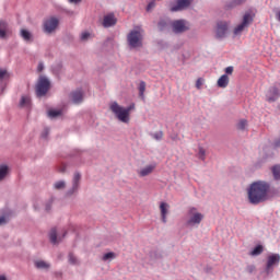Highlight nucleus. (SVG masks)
<instances>
[{
  "mask_svg": "<svg viewBox=\"0 0 280 280\" xmlns=\"http://www.w3.org/2000/svg\"><path fill=\"white\" fill-rule=\"evenodd\" d=\"M269 190L270 186L267 182H254L247 190L249 202L257 205L266 201Z\"/></svg>",
  "mask_w": 280,
  "mask_h": 280,
  "instance_id": "1",
  "label": "nucleus"
},
{
  "mask_svg": "<svg viewBox=\"0 0 280 280\" xmlns=\"http://www.w3.org/2000/svg\"><path fill=\"white\" fill-rule=\"evenodd\" d=\"M135 108H136L135 104L129 105V107H122L118 103H112V105L109 106V109L114 113L116 118L120 122H125L126 125H128L130 122L131 112Z\"/></svg>",
  "mask_w": 280,
  "mask_h": 280,
  "instance_id": "2",
  "label": "nucleus"
},
{
  "mask_svg": "<svg viewBox=\"0 0 280 280\" xmlns=\"http://www.w3.org/2000/svg\"><path fill=\"white\" fill-rule=\"evenodd\" d=\"M127 44L129 48H142L143 33L141 31H130L127 35Z\"/></svg>",
  "mask_w": 280,
  "mask_h": 280,
  "instance_id": "3",
  "label": "nucleus"
},
{
  "mask_svg": "<svg viewBox=\"0 0 280 280\" xmlns=\"http://www.w3.org/2000/svg\"><path fill=\"white\" fill-rule=\"evenodd\" d=\"M51 88V82L47 77H39L36 84V95L37 97H45L47 93H49V89Z\"/></svg>",
  "mask_w": 280,
  "mask_h": 280,
  "instance_id": "4",
  "label": "nucleus"
},
{
  "mask_svg": "<svg viewBox=\"0 0 280 280\" xmlns=\"http://www.w3.org/2000/svg\"><path fill=\"white\" fill-rule=\"evenodd\" d=\"M58 25H60V20L58 18L50 16L46 19L43 23L44 34H54V32L58 30Z\"/></svg>",
  "mask_w": 280,
  "mask_h": 280,
  "instance_id": "5",
  "label": "nucleus"
},
{
  "mask_svg": "<svg viewBox=\"0 0 280 280\" xmlns=\"http://www.w3.org/2000/svg\"><path fill=\"white\" fill-rule=\"evenodd\" d=\"M202 219H205V214H202V212H198L197 208H189L187 220L188 225H199Z\"/></svg>",
  "mask_w": 280,
  "mask_h": 280,
  "instance_id": "6",
  "label": "nucleus"
},
{
  "mask_svg": "<svg viewBox=\"0 0 280 280\" xmlns=\"http://www.w3.org/2000/svg\"><path fill=\"white\" fill-rule=\"evenodd\" d=\"M254 19L253 13H245L243 18L242 24H238L233 31L235 36L242 35V33L245 31V28H248L249 24H252Z\"/></svg>",
  "mask_w": 280,
  "mask_h": 280,
  "instance_id": "7",
  "label": "nucleus"
},
{
  "mask_svg": "<svg viewBox=\"0 0 280 280\" xmlns=\"http://www.w3.org/2000/svg\"><path fill=\"white\" fill-rule=\"evenodd\" d=\"M82 180V175L80 173H74L72 178V187L68 189L66 196H73V194H78L80 189V182Z\"/></svg>",
  "mask_w": 280,
  "mask_h": 280,
  "instance_id": "8",
  "label": "nucleus"
},
{
  "mask_svg": "<svg viewBox=\"0 0 280 280\" xmlns=\"http://www.w3.org/2000/svg\"><path fill=\"white\" fill-rule=\"evenodd\" d=\"M172 28L174 33H186V31H189L190 26L186 20H176L172 23Z\"/></svg>",
  "mask_w": 280,
  "mask_h": 280,
  "instance_id": "9",
  "label": "nucleus"
},
{
  "mask_svg": "<svg viewBox=\"0 0 280 280\" xmlns=\"http://www.w3.org/2000/svg\"><path fill=\"white\" fill-rule=\"evenodd\" d=\"M65 237H67V232H63L62 236H58V230L56 228H52L49 232L50 243H52L55 246L62 242Z\"/></svg>",
  "mask_w": 280,
  "mask_h": 280,
  "instance_id": "10",
  "label": "nucleus"
},
{
  "mask_svg": "<svg viewBox=\"0 0 280 280\" xmlns=\"http://www.w3.org/2000/svg\"><path fill=\"white\" fill-rule=\"evenodd\" d=\"M228 31H229L228 22H218L217 28H215V35L218 38L226 37Z\"/></svg>",
  "mask_w": 280,
  "mask_h": 280,
  "instance_id": "11",
  "label": "nucleus"
},
{
  "mask_svg": "<svg viewBox=\"0 0 280 280\" xmlns=\"http://www.w3.org/2000/svg\"><path fill=\"white\" fill-rule=\"evenodd\" d=\"M192 3V0H177V3L175 7L171 8L172 13H176L177 11H184L185 9H188L190 4Z\"/></svg>",
  "mask_w": 280,
  "mask_h": 280,
  "instance_id": "12",
  "label": "nucleus"
},
{
  "mask_svg": "<svg viewBox=\"0 0 280 280\" xmlns=\"http://www.w3.org/2000/svg\"><path fill=\"white\" fill-rule=\"evenodd\" d=\"M70 98L73 104H82V102H84V92L81 89L72 91L70 93Z\"/></svg>",
  "mask_w": 280,
  "mask_h": 280,
  "instance_id": "13",
  "label": "nucleus"
},
{
  "mask_svg": "<svg viewBox=\"0 0 280 280\" xmlns=\"http://www.w3.org/2000/svg\"><path fill=\"white\" fill-rule=\"evenodd\" d=\"M170 208L171 206L166 201H162L160 203V212H161V219L163 223H167V214L170 212Z\"/></svg>",
  "mask_w": 280,
  "mask_h": 280,
  "instance_id": "14",
  "label": "nucleus"
},
{
  "mask_svg": "<svg viewBox=\"0 0 280 280\" xmlns=\"http://www.w3.org/2000/svg\"><path fill=\"white\" fill-rule=\"evenodd\" d=\"M278 98H280V88H271L267 93V101L273 103L275 101H278Z\"/></svg>",
  "mask_w": 280,
  "mask_h": 280,
  "instance_id": "15",
  "label": "nucleus"
},
{
  "mask_svg": "<svg viewBox=\"0 0 280 280\" xmlns=\"http://www.w3.org/2000/svg\"><path fill=\"white\" fill-rule=\"evenodd\" d=\"M156 168V164H149L148 166H144L143 168H140L137 173L139 177H147L148 175H151Z\"/></svg>",
  "mask_w": 280,
  "mask_h": 280,
  "instance_id": "16",
  "label": "nucleus"
},
{
  "mask_svg": "<svg viewBox=\"0 0 280 280\" xmlns=\"http://www.w3.org/2000/svg\"><path fill=\"white\" fill-rule=\"evenodd\" d=\"M279 262H280V254H271V256H268L267 271H270L273 265H278Z\"/></svg>",
  "mask_w": 280,
  "mask_h": 280,
  "instance_id": "17",
  "label": "nucleus"
},
{
  "mask_svg": "<svg viewBox=\"0 0 280 280\" xmlns=\"http://www.w3.org/2000/svg\"><path fill=\"white\" fill-rule=\"evenodd\" d=\"M10 34V24L8 22L1 20L0 21V38H8V35Z\"/></svg>",
  "mask_w": 280,
  "mask_h": 280,
  "instance_id": "18",
  "label": "nucleus"
},
{
  "mask_svg": "<svg viewBox=\"0 0 280 280\" xmlns=\"http://www.w3.org/2000/svg\"><path fill=\"white\" fill-rule=\"evenodd\" d=\"M19 106H20V108H31L32 98L27 95H22Z\"/></svg>",
  "mask_w": 280,
  "mask_h": 280,
  "instance_id": "19",
  "label": "nucleus"
},
{
  "mask_svg": "<svg viewBox=\"0 0 280 280\" xmlns=\"http://www.w3.org/2000/svg\"><path fill=\"white\" fill-rule=\"evenodd\" d=\"M20 36L25 40V43H32L34 40V36L30 31L22 28L20 32Z\"/></svg>",
  "mask_w": 280,
  "mask_h": 280,
  "instance_id": "20",
  "label": "nucleus"
},
{
  "mask_svg": "<svg viewBox=\"0 0 280 280\" xmlns=\"http://www.w3.org/2000/svg\"><path fill=\"white\" fill-rule=\"evenodd\" d=\"M8 174H10V167L5 164H1L0 165V183L2 180H5V178L8 177Z\"/></svg>",
  "mask_w": 280,
  "mask_h": 280,
  "instance_id": "21",
  "label": "nucleus"
},
{
  "mask_svg": "<svg viewBox=\"0 0 280 280\" xmlns=\"http://www.w3.org/2000/svg\"><path fill=\"white\" fill-rule=\"evenodd\" d=\"M230 83V79L228 77V74H222V77H220V79L218 80V88H228Z\"/></svg>",
  "mask_w": 280,
  "mask_h": 280,
  "instance_id": "22",
  "label": "nucleus"
},
{
  "mask_svg": "<svg viewBox=\"0 0 280 280\" xmlns=\"http://www.w3.org/2000/svg\"><path fill=\"white\" fill-rule=\"evenodd\" d=\"M118 20L115 15V13H107V28L110 26H116Z\"/></svg>",
  "mask_w": 280,
  "mask_h": 280,
  "instance_id": "23",
  "label": "nucleus"
},
{
  "mask_svg": "<svg viewBox=\"0 0 280 280\" xmlns=\"http://www.w3.org/2000/svg\"><path fill=\"white\" fill-rule=\"evenodd\" d=\"M54 189L57 191H62V189H67V182L58 180L54 184Z\"/></svg>",
  "mask_w": 280,
  "mask_h": 280,
  "instance_id": "24",
  "label": "nucleus"
},
{
  "mask_svg": "<svg viewBox=\"0 0 280 280\" xmlns=\"http://www.w3.org/2000/svg\"><path fill=\"white\" fill-rule=\"evenodd\" d=\"M35 267L38 268V270H47L49 269V264L45 260H37L35 261Z\"/></svg>",
  "mask_w": 280,
  "mask_h": 280,
  "instance_id": "25",
  "label": "nucleus"
},
{
  "mask_svg": "<svg viewBox=\"0 0 280 280\" xmlns=\"http://www.w3.org/2000/svg\"><path fill=\"white\" fill-rule=\"evenodd\" d=\"M145 90H147V83H145V81H141L140 84H139V96H140V98H144Z\"/></svg>",
  "mask_w": 280,
  "mask_h": 280,
  "instance_id": "26",
  "label": "nucleus"
},
{
  "mask_svg": "<svg viewBox=\"0 0 280 280\" xmlns=\"http://www.w3.org/2000/svg\"><path fill=\"white\" fill-rule=\"evenodd\" d=\"M272 174L275 179H280V164L272 166Z\"/></svg>",
  "mask_w": 280,
  "mask_h": 280,
  "instance_id": "27",
  "label": "nucleus"
},
{
  "mask_svg": "<svg viewBox=\"0 0 280 280\" xmlns=\"http://www.w3.org/2000/svg\"><path fill=\"white\" fill-rule=\"evenodd\" d=\"M60 115H62V110L60 109H51L48 112V117L51 118L60 117Z\"/></svg>",
  "mask_w": 280,
  "mask_h": 280,
  "instance_id": "28",
  "label": "nucleus"
},
{
  "mask_svg": "<svg viewBox=\"0 0 280 280\" xmlns=\"http://www.w3.org/2000/svg\"><path fill=\"white\" fill-rule=\"evenodd\" d=\"M264 247L262 245H257L254 247L253 252H250L252 256H258L259 254H262Z\"/></svg>",
  "mask_w": 280,
  "mask_h": 280,
  "instance_id": "29",
  "label": "nucleus"
},
{
  "mask_svg": "<svg viewBox=\"0 0 280 280\" xmlns=\"http://www.w3.org/2000/svg\"><path fill=\"white\" fill-rule=\"evenodd\" d=\"M247 125H248L247 120L242 119V120H238L236 127H237V129H240L241 131H244V130L246 129Z\"/></svg>",
  "mask_w": 280,
  "mask_h": 280,
  "instance_id": "30",
  "label": "nucleus"
},
{
  "mask_svg": "<svg viewBox=\"0 0 280 280\" xmlns=\"http://www.w3.org/2000/svg\"><path fill=\"white\" fill-rule=\"evenodd\" d=\"M69 264H71L72 266H78V257H75V255L73 254H69Z\"/></svg>",
  "mask_w": 280,
  "mask_h": 280,
  "instance_id": "31",
  "label": "nucleus"
},
{
  "mask_svg": "<svg viewBox=\"0 0 280 280\" xmlns=\"http://www.w3.org/2000/svg\"><path fill=\"white\" fill-rule=\"evenodd\" d=\"M81 40L83 42V43H86V40H89L90 38H92V35H91V33H89V32H83V33H81Z\"/></svg>",
  "mask_w": 280,
  "mask_h": 280,
  "instance_id": "32",
  "label": "nucleus"
},
{
  "mask_svg": "<svg viewBox=\"0 0 280 280\" xmlns=\"http://www.w3.org/2000/svg\"><path fill=\"white\" fill-rule=\"evenodd\" d=\"M52 205H54V198L48 199L45 203V211L47 212L51 211Z\"/></svg>",
  "mask_w": 280,
  "mask_h": 280,
  "instance_id": "33",
  "label": "nucleus"
},
{
  "mask_svg": "<svg viewBox=\"0 0 280 280\" xmlns=\"http://www.w3.org/2000/svg\"><path fill=\"white\" fill-rule=\"evenodd\" d=\"M246 0H233L231 4L228 5V9H233L234 7H238L240 4H243Z\"/></svg>",
  "mask_w": 280,
  "mask_h": 280,
  "instance_id": "34",
  "label": "nucleus"
},
{
  "mask_svg": "<svg viewBox=\"0 0 280 280\" xmlns=\"http://www.w3.org/2000/svg\"><path fill=\"white\" fill-rule=\"evenodd\" d=\"M8 78H10L8 70L0 69V80H5Z\"/></svg>",
  "mask_w": 280,
  "mask_h": 280,
  "instance_id": "35",
  "label": "nucleus"
},
{
  "mask_svg": "<svg viewBox=\"0 0 280 280\" xmlns=\"http://www.w3.org/2000/svg\"><path fill=\"white\" fill-rule=\"evenodd\" d=\"M167 22L165 20H161V22H159V28L160 31H164V28H166L167 26Z\"/></svg>",
  "mask_w": 280,
  "mask_h": 280,
  "instance_id": "36",
  "label": "nucleus"
},
{
  "mask_svg": "<svg viewBox=\"0 0 280 280\" xmlns=\"http://www.w3.org/2000/svg\"><path fill=\"white\" fill-rule=\"evenodd\" d=\"M198 156L200 158V160H205L206 158V151L205 149H202V147L199 148Z\"/></svg>",
  "mask_w": 280,
  "mask_h": 280,
  "instance_id": "37",
  "label": "nucleus"
},
{
  "mask_svg": "<svg viewBox=\"0 0 280 280\" xmlns=\"http://www.w3.org/2000/svg\"><path fill=\"white\" fill-rule=\"evenodd\" d=\"M47 137H49V128L46 127L42 132V139H47Z\"/></svg>",
  "mask_w": 280,
  "mask_h": 280,
  "instance_id": "38",
  "label": "nucleus"
},
{
  "mask_svg": "<svg viewBox=\"0 0 280 280\" xmlns=\"http://www.w3.org/2000/svg\"><path fill=\"white\" fill-rule=\"evenodd\" d=\"M52 70L55 71V73H60V71H62V63H58L52 68Z\"/></svg>",
  "mask_w": 280,
  "mask_h": 280,
  "instance_id": "39",
  "label": "nucleus"
},
{
  "mask_svg": "<svg viewBox=\"0 0 280 280\" xmlns=\"http://www.w3.org/2000/svg\"><path fill=\"white\" fill-rule=\"evenodd\" d=\"M163 136H164L163 131H159L158 133L153 135V138L155 140H162Z\"/></svg>",
  "mask_w": 280,
  "mask_h": 280,
  "instance_id": "40",
  "label": "nucleus"
},
{
  "mask_svg": "<svg viewBox=\"0 0 280 280\" xmlns=\"http://www.w3.org/2000/svg\"><path fill=\"white\" fill-rule=\"evenodd\" d=\"M3 224H8V217L5 215L0 217V226H3Z\"/></svg>",
  "mask_w": 280,
  "mask_h": 280,
  "instance_id": "41",
  "label": "nucleus"
},
{
  "mask_svg": "<svg viewBox=\"0 0 280 280\" xmlns=\"http://www.w3.org/2000/svg\"><path fill=\"white\" fill-rule=\"evenodd\" d=\"M233 66H229L228 68H225V74L229 77V74H233Z\"/></svg>",
  "mask_w": 280,
  "mask_h": 280,
  "instance_id": "42",
  "label": "nucleus"
},
{
  "mask_svg": "<svg viewBox=\"0 0 280 280\" xmlns=\"http://www.w3.org/2000/svg\"><path fill=\"white\" fill-rule=\"evenodd\" d=\"M202 83H203L202 79H197V81H196L197 90H200L202 88Z\"/></svg>",
  "mask_w": 280,
  "mask_h": 280,
  "instance_id": "43",
  "label": "nucleus"
},
{
  "mask_svg": "<svg viewBox=\"0 0 280 280\" xmlns=\"http://www.w3.org/2000/svg\"><path fill=\"white\" fill-rule=\"evenodd\" d=\"M155 8V2H150L147 7V11H152Z\"/></svg>",
  "mask_w": 280,
  "mask_h": 280,
  "instance_id": "44",
  "label": "nucleus"
},
{
  "mask_svg": "<svg viewBox=\"0 0 280 280\" xmlns=\"http://www.w3.org/2000/svg\"><path fill=\"white\" fill-rule=\"evenodd\" d=\"M109 258H116L115 252H107V260H108Z\"/></svg>",
  "mask_w": 280,
  "mask_h": 280,
  "instance_id": "45",
  "label": "nucleus"
},
{
  "mask_svg": "<svg viewBox=\"0 0 280 280\" xmlns=\"http://www.w3.org/2000/svg\"><path fill=\"white\" fill-rule=\"evenodd\" d=\"M101 25H103L104 27H106V15H103V20L101 22Z\"/></svg>",
  "mask_w": 280,
  "mask_h": 280,
  "instance_id": "46",
  "label": "nucleus"
},
{
  "mask_svg": "<svg viewBox=\"0 0 280 280\" xmlns=\"http://www.w3.org/2000/svg\"><path fill=\"white\" fill-rule=\"evenodd\" d=\"M45 69V66L43 63H38L37 71H43Z\"/></svg>",
  "mask_w": 280,
  "mask_h": 280,
  "instance_id": "47",
  "label": "nucleus"
},
{
  "mask_svg": "<svg viewBox=\"0 0 280 280\" xmlns=\"http://www.w3.org/2000/svg\"><path fill=\"white\" fill-rule=\"evenodd\" d=\"M59 172H61V174H65V172H67V166H61L60 168H59Z\"/></svg>",
  "mask_w": 280,
  "mask_h": 280,
  "instance_id": "48",
  "label": "nucleus"
},
{
  "mask_svg": "<svg viewBox=\"0 0 280 280\" xmlns=\"http://www.w3.org/2000/svg\"><path fill=\"white\" fill-rule=\"evenodd\" d=\"M69 3H80L82 0H68Z\"/></svg>",
  "mask_w": 280,
  "mask_h": 280,
  "instance_id": "49",
  "label": "nucleus"
},
{
  "mask_svg": "<svg viewBox=\"0 0 280 280\" xmlns=\"http://www.w3.org/2000/svg\"><path fill=\"white\" fill-rule=\"evenodd\" d=\"M276 19H277L278 22H280V11H277Z\"/></svg>",
  "mask_w": 280,
  "mask_h": 280,
  "instance_id": "50",
  "label": "nucleus"
},
{
  "mask_svg": "<svg viewBox=\"0 0 280 280\" xmlns=\"http://www.w3.org/2000/svg\"><path fill=\"white\" fill-rule=\"evenodd\" d=\"M275 147H280V140H277V141L275 142Z\"/></svg>",
  "mask_w": 280,
  "mask_h": 280,
  "instance_id": "51",
  "label": "nucleus"
},
{
  "mask_svg": "<svg viewBox=\"0 0 280 280\" xmlns=\"http://www.w3.org/2000/svg\"><path fill=\"white\" fill-rule=\"evenodd\" d=\"M103 261H106V254H103Z\"/></svg>",
  "mask_w": 280,
  "mask_h": 280,
  "instance_id": "52",
  "label": "nucleus"
},
{
  "mask_svg": "<svg viewBox=\"0 0 280 280\" xmlns=\"http://www.w3.org/2000/svg\"><path fill=\"white\" fill-rule=\"evenodd\" d=\"M0 280H5V276H0Z\"/></svg>",
  "mask_w": 280,
  "mask_h": 280,
  "instance_id": "53",
  "label": "nucleus"
}]
</instances>
